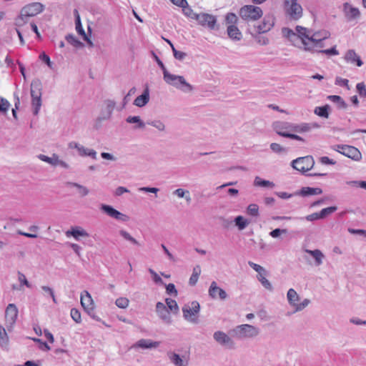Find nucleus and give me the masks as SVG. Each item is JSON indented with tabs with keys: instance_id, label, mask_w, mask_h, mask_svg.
<instances>
[{
	"instance_id": "1",
	"label": "nucleus",
	"mask_w": 366,
	"mask_h": 366,
	"mask_svg": "<svg viewBox=\"0 0 366 366\" xmlns=\"http://www.w3.org/2000/svg\"><path fill=\"white\" fill-rule=\"evenodd\" d=\"M44 5L39 2H33L25 5L16 19V25L22 26L28 21L29 17L35 16L44 10Z\"/></svg>"
},
{
	"instance_id": "2",
	"label": "nucleus",
	"mask_w": 366,
	"mask_h": 366,
	"mask_svg": "<svg viewBox=\"0 0 366 366\" xmlns=\"http://www.w3.org/2000/svg\"><path fill=\"white\" fill-rule=\"evenodd\" d=\"M232 335L237 339L254 338L259 334V329L249 324L237 325L231 331Z\"/></svg>"
},
{
	"instance_id": "3",
	"label": "nucleus",
	"mask_w": 366,
	"mask_h": 366,
	"mask_svg": "<svg viewBox=\"0 0 366 366\" xmlns=\"http://www.w3.org/2000/svg\"><path fill=\"white\" fill-rule=\"evenodd\" d=\"M283 6L285 15L290 21H297L302 17V7L297 3V0H285Z\"/></svg>"
},
{
	"instance_id": "4",
	"label": "nucleus",
	"mask_w": 366,
	"mask_h": 366,
	"mask_svg": "<svg viewBox=\"0 0 366 366\" xmlns=\"http://www.w3.org/2000/svg\"><path fill=\"white\" fill-rule=\"evenodd\" d=\"M165 82L184 92H189L193 90V86L186 81L183 76L175 75L169 72H164L163 76Z\"/></svg>"
},
{
	"instance_id": "5",
	"label": "nucleus",
	"mask_w": 366,
	"mask_h": 366,
	"mask_svg": "<svg viewBox=\"0 0 366 366\" xmlns=\"http://www.w3.org/2000/svg\"><path fill=\"white\" fill-rule=\"evenodd\" d=\"M41 84L40 81H33L31 84V97L33 114L37 115L41 107Z\"/></svg>"
},
{
	"instance_id": "6",
	"label": "nucleus",
	"mask_w": 366,
	"mask_h": 366,
	"mask_svg": "<svg viewBox=\"0 0 366 366\" xmlns=\"http://www.w3.org/2000/svg\"><path fill=\"white\" fill-rule=\"evenodd\" d=\"M262 14V9L254 5H245L239 11L240 17L247 21H256L260 19Z\"/></svg>"
},
{
	"instance_id": "7",
	"label": "nucleus",
	"mask_w": 366,
	"mask_h": 366,
	"mask_svg": "<svg viewBox=\"0 0 366 366\" xmlns=\"http://www.w3.org/2000/svg\"><path fill=\"white\" fill-rule=\"evenodd\" d=\"M199 310L200 305L199 302L193 301L190 304L184 305L182 307L183 317L186 320L197 324L198 322L197 315L199 314Z\"/></svg>"
},
{
	"instance_id": "8",
	"label": "nucleus",
	"mask_w": 366,
	"mask_h": 366,
	"mask_svg": "<svg viewBox=\"0 0 366 366\" xmlns=\"http://www.w3.org/2000/svg\"><path fill=\"white\" fill-rule=\"evenodd\" d=\"M314 164L315 161L312 156L298 157L292 162V167L302 174L310 171L314 167Z\"/></svg>"
},
{
	"instance_id": "9",
	"label": "nucleus",
	"mask_w": 366,
	"mask_h": 366,
	"mask_svg": "<svg viewBox=\"0 0 366 366\" xmlns=\"http://www.w3.org/2000/svg\"><path fill=\"white\" fill-rule=\"evenodd\" d=\"M287 298L289 304L295 308L294 312L304 310L310 302L308 299H305L302 302L298 303L300 297L297 292L290 288L287 293Z\"/></svg>"
},
{
	"instance_id": "10",
	"label": "nucleus",
	"mask_w": 366,
	"mask_h": 366,
	"mask_svg": "<svg viewBox=\"0 0 366 366\" xmlns=\"http://www.w3.org/2000/svg\"><path fill=\"white\" fill-rule=\"evenodd\" d=\"M248 264L250 267H252L254 271H256L258 274L257 275V278L259 282L262 284V285L267 290L272 291L273 287L271 282L266 278L267 275V272L266 269L253 262L249 261Z\"/></svg>"
},
{
	"instance_id": "11",
	"label": "nucleus",
	"mask_w": 366,
	"mask_h": 366,
	"mask_svg": "<svg viewBox=\"0 0 366 366\" xmlns=\"http://www.w3.org/2000/svg\"><path fill=\"white\" fill-rule=\"evenodd\" d=\"M297 39L301 40L302 46L298 45V48L305 50H312L309 39L310 37L312 31L302 26H297L295 27Z\"/></svg>"
},
{
	"instance_id": "12",
	"label": "nucleus",
	"mask_w": 366,
	"mask_h": 366,
	"mask_svg": "<svg viewBox=\"0 0 366 366\" xmlns=\"http://www.w3.org/2000/svg\"><path fill=\"white\" fill-rule=\"evenodd\" d=\"M19 310L16 305L10 303L5 310L6 325L9 331L13 329L18 317Z\"/></svg>"
},
{
	"instance_id": "13",
	"label": "nucleus",
	"mask_w": 366,
	"mask_h": 366,
	"mask_svg": "<svg viewBox=\"0 0 366 366\" xmlns=\"http://www.w3.org/2000/svg\"><path fill=\"white\" fill-rule=\"evenodd\" d=\"M196 21L199 25L209 30H214L216 28L217 17L214 15L200 13L196 16Z\"/></svg>"
},
{
	"instance_id": "14",
	"label": "nucleus",
	"mask_w": 366,
	"mask_h": 366,
	"mask_svg": "<svg viewBox=\"0 0 366 366\" xmlns=\"http://www.w3.org/2000/svg\"><path fill=\"white\" fill-rule=\"evenodd\" d=\"M104 107L102 109L100 115L97 119V121L99 122L111 119L116 107V102L112 99H106L104 101Z\"/></svg>"
},
{
	"instance_id": "15",
	"label": "nucleus",
	"mask_w": 366,
	"mask_h": 366,
	"mask_svg": "<svg viewBox=\"0 0 366 366\" xmlns=\"http://www.w3.org/2000/svg\"><path fill=\"white\" fill-rule=\"evenodd\" d=\"M100 209L109 217L117 220L125 222H127L129 219L127 215L120 212L119 211L114 209L112 206L109 204H101Z\"/></svg>"
},
{
	"instance_id": "16",
	"label": "nucleus",
	"mask_w": 366,
	"mask_h": 366,
	"mask_svg": "<svg viewBox=\"0 0 366 366\" xmlns=\"http://www.w3.org/2000/svg\"><path fill=\"white\" fill-rule=\"evenodd\" d=\"M274 25V17L273 16H265L262 22L258 26H254L253 30L255 33L264 34L270 31Z\"/></svg>"
},
{
	"instance_id": "17",
	"label": "nucleus",
	"mask_w": 366,
	"mask_h": 366,
	"mask_svg": "<svg viewBox=\"0 0 366 366\" xmlns=\"http://www.w3.org/2000/svg\"><path fill=\"white\" fill-rule=\"evenodd\" d=\"M214 340L221 345L226 346L229 349L234 348V342L225 332L217 331L213 335Z\"/></svg>"
},
{
	"instance_id": "18",
	"label": "nucleus",
	"mask_w": 366,
	"mask_h": 366,
	"mask_svg": "<svg viewBox=\"0 0 366 366\" xmlns=\"http://www.w3.org/2000/svg\"><path fill=\"white\" fill-rule=\"evenodd\" d=\"M156 312L159 317L166 324L169 325L172 323V317L167 306L158 302L156 305Z\"/></svg>"
},
{
	"instance_id": "19",
	"label": "nucleus",
	"mask_w": 366,
	"mask_h": 366,
	"mask_svg": "<svg viewBox=\"0 0 366 366\" xmlns=\"http://www.w3.org/2000/svg\"><path fill=\"white\" fill-rule=\"evenodd\" d=\"M80 300L84 310L89 315H91V312H93L94 309V302L90 294L87 291H84V293L81 294Z\"/></svg>"
},
{
	"instance_id": "20",
	"label": "nucleus",
	"mask_w": 366,
	"mask_h": 366,
	"mask_svg": "<svg viewBox=\"0 0 366 366\" xmlns=\"http://www.w3.org/2000/svg\"><path fill=\"white\" fill-rule=\"evenodd\" d=\"M341 154L355 161H360L362 158L361 152L353 146L345 145Z\"/></svg>"
},
{
	"instance_id": "21",
	"label": "nucleus",
	"mask_w": 366,
	"mask_h": 366,
	"mask_svg": "<svg viewBox=\"0 0 366 366\" xmlns=\"http://www.w3.org/2000/svg\"><path fill=\"white\" fill-rule=\"evenodd\" d=\"M160 345V342L152 341L150 339H141L135 342L132 348H142L144 350L157 348Z\"/></svg>"
},
{
	"instance_id": "22",
	"label": "nucleus",
	"mask_w": 366,
	"mask_h": 366,
	"mask_svg": "<svg viewBox=\"0 0 366 366\" xmlns=\"http://www.w3.org/2000/svg\"><path fill=\"white\" fill-rule=\"evenodd\" d=\"M209 295L213 299L217 298L218 295L219 298L222 300H225L227 297L226 292L223 289L217 287V283L214 281H213L210 285Z\"/></svg>"
},
{
	"instance_id": "23",
	"label": "nucleus",
	"mask_w": 366,
	"mask_h": 366,
	"mask_svg": "<svg viewBox=\"0 0 366 366\" xmlns=\"http://www.w3.org/2000/svg\"><path fill=\"white\" fill-rule=\"evenodd\" d=\"M66 236L73 237L76 241H79L81 237H88L89 234L81 227H73L66 232Z\"/></svg>"
},
{
	"instance_id": "24",
	"label": "nucleus",
	"mask_w": 366,
	"mask_h": 366,
	"mask_svg": "<svg viewBox=\"0 0 366 366\" xmlns=\"http://www.w3.org/2000/svg\"><path fill=\"white\" fill-rule=\"evenodd\" d=\"M343 11L346 18L349 20L357 19L360 14L359 9L352 6L349 3L344 4Z\"/></svg>"
},
{
	"instance_id": "25",
	"label": "nucleus",
	"mask_w": 366,
	"mask_h": 366,
	"mask_svg": "<svg viewBox=\"0 0 366 366\" xmlns=\"http://www.w3.org/2000/svg\"><path fill=\"white\" fill-rule=\"evenodd\" d=\"M167 355L169 360L174 366H188V360L181 357L179 354L169 351Z\"/></svg>"
},
{
	"instance_id": "26",
	"label": "nucleus",
	"mask_w": 366,
	"mask_h": 366,
	"mask_svg": "<svg viewBox=\"0 0 366 366\" xmlns=\"http://www.w3.org/2000/svg\"><path fill=\"white\" fill-rule=\"evenodd\" d=\"M345 59L347 63L355 64L359 67L363 65V61L353 49H350L347 51Z\"/></svg>"
},
{
	"instance_id": "27",
	"label": "nucleus",
	"mask_w": 366,
	"mask_h": 366,
	"mask_svg": "<svg viewBox=\"0 0 366 366\" xmlns=\"http://www.w3.org/2000/svg\"><path fill=\"white\" fill-rule=\"evenodd\" d=\"M322 193V189L320 187H304L299 192H297L295 195H300L302 197L312 196L321 194Z\"/></svg>"
},
{
	"instance_id": "28",
	"label": "nucleus",
	"mask_w": 366,
	"mask_h": 366,
	"mask_svg": "<svg viewBox=\"0 0 366 366\" xmlns=\"http://www.w3.org/2000/svg\"><path fill=\"white\" fill-rule=\"evenodd\" d=\"M149 91L148 88H146L144 90L143 93L134 99L133 104L136 107H143L149 102Z\"/></svg>"
},
{
	"instance_id": "29",
	"label": "nucleus",
	"mask_w": 366,
	"mask_h": 366,
	"mask_svg": "<svg viewBox=\"0 0 366 366\" xmlns=\"http://www.w3.org/2000/svg\"><path fill=\"white\" fill-rule=\"evenodd\" d=\"M305 252L310 254L315 259V266H320L323 262V259L325 258L324 254L320 249H305Z\"/></svg>"
},
{
	"instance_id": "30",
	"label": "nucleus",
	"mask_w": 366,
	"mask_h": 366,
	"mask_svg": "<svg viewBox=\"0 0 366 366\" xmlns=\"http://www.w3.org/2000/svg\"><path fill=\"white\" fill-rule=\"evenodd\" d=\"M227 32L230 39L234 41H239L242 38V34L236 25H229Z\"/></svg>"
},
{
	"instance_id": "31",
	"label": "nucleus",
	"mask_w": 366,
	"mask_h": 366,
	"mask_svg": "<svg viewBox=\"0 0 366 366\" xmlns=\"http://www.w3.org/2000/svg\"><path fill=\"white\" fill-rule=\"evenodd\" d=\"M292 124L289 122H277L274 124V129L276 133L280 135V133H291Z\"/></svg>"
},
{
	"instance_id": "32",
	"label": "nucleus",
	"mask_w": 366,
	"mask_h": 366,
	"mask_svg": "<svg viewBox=\"0 0 366 366\" xmlns=\"http://www.w3.org/2000/svg\"><path fill=\"white\" fill-rule=\"evenodd\" d=\"M330 36V33L327 31H320L314 33H311L309 39L310 43H314L316 41H323L325 39Z\"/></svg>"
},
{
	"instance_id": "33",
	"label": "nucleus",
	"mask_w": 366,
	"mask_h": 366,
	"mask_svg": "<svg viewBox=\"0 0 366 366\" xmlns=\"http://www.w3.org/2000/svg\"><path fill=\"white\" fill-rule=\"evenodd\" d=\"M312 128L310 123L292 124V131L295 133H305L310 132Z\"/></svg>"
},
{
	"instance_id": "34",
	"label": "nucleus",
	"mask_w": 366,
	"mask_h": 366,
	"mask_svg": "<svg viewBox=\"0 0 366 366\" xmlns=\"http://www.w3.org/2000/svg\"><path fill=\"white\" fill-rule=\"evenodd\" d=\"M282 34L284 37L287 38L290 41L292 42V45L295 46H298V45L295 43V41L297 40V34L296 32H295L292 29L287 27H283L282 29Z\"/></svg>"
},
{
	"instance_id": "35",
	"label": "nucleus",
	"mask_w": 366,
	"mask_h": 366,
	"mask_svg": "<svg viewBox=\"0 0 366 366\" xmlns=\"http://www.w3.org/2000/svg\"><path fill=\"white\" fill-rule=\"evenodd\" d=\"M126 122L129 124H135L134 129H143L145 127V123L141 119L139 116H129L126 119Z\"/></svg>"
},
{
	"instance_id": "36",
	"label": "nucleus",
	"mask_w": 366,
	"mask_h": 366,
	"mask_svg": "<svg viewBox=\"0 0 366 366\" xmlns=\"http://www.w3.org/2000/svg\"><path fill=\"white\" fill-rule=\"evenodd\" d=\"M247 31L259 44L267 45L269 44V40L267 37L261 36V34L255 33L252 29H248Z\"/></svg>"
},
{
	"instance_id": "37",
	"label": "nucleus",
	"mask_w": 366,
	"mask_h": 366,
	"mask_svg": "<svg viewBox=\"0 0 366 366\" xmlns=\"http://www.w3.org/2000/svg\"><path fill=\"white\" fill-rule=\"evenodd\" d=\"M66 185L68 187H73L76 188L79 191V195L82 197H86L89 193V189L80 184L76 183V182H68L66 183Z\"/></svg>"
},
{
	"instance_id": "38",
	"label": "nucleus",
	"mask_w": 366,
	"mask_h": 366,
	"mask_svg": "<svg viewBox=\"0 0 366 366\" xmlns=\"http://www.w3.org/2000/svg\"><path fill=\"white\" fill-rule=\"evenodd\" d=\"M78 153L81 157H90L93 159H97V152L92 149H88L81 145Z\"/></svg>"
},
{
	"instance_id": "39",
	"label": "nucleus",
	"mask_w": 366,
	"mask_h": 366,
	"mask_svg": "<svg viewBox=\"0 0 366 366\" xmlns=\"http://www.w3.org/2000/svg\"><path fill=\"white\" fill-rule=\"evenodd\" d=\"M234 222L239 230L244 229L249 224V221L241 215L237 216L234 219Z\"/></svg>"
},
{
	"instance_id": "40",
	"label": "nucleus",
	"mask_w": 366,
	"mask_h": 366,
	"mask_svg": "<svg viewBox=\"0 0 366 366\" xmlns=\"http://www.w3.org/2000/svg\"><path fill=\"white\" fill-rule=\"evenodd\" d=\"M74 16H75V24H76V32L79 35H81L82 37H84L86 35V34L85 33L84 29H83L81 22L80 16L76 9L74 10Z\"/></svg>"
},
{
	"instance_id": "41",
	"label": "nucleus",
	"mask_w": 366,
	"mask_h": 366,
	"mask_svg": "<svg viewBox=\"0 0 366 366\" xmlns=\"http://www.w3.org/2000/svg\"><path fill=\"white\" fill-rule=\"evenodd\" d=\"M327 99L331 102L336 103L337 104L338 108L340 109H346L347 107V104L344 101V99L338 95H330L327 97Z\"/></svg>"
},
{
	"instance_id": "42",
	"label": "nucleus",
	"mask_w": 366,
	"mask_h": 366,
	"mask_svg": "<svg viewBox=\"0 0 366 366\" xmlns=\"http://www.w3.org/2000/svg\"><path fill=\"white\" fill-rule=\"evenodd\" d=\"M119 233L121 235V237H122L125 240L130 242L132 244L138 247L141 246L140 243L135 238H134L127 231L124 229H121L119 230Z\"/></svg>"
},
{
	"instance_id": "43",
	"label": "nucleus",
	"mask_w": 366,
	"mask_h": 366,
	"mask_svg": "<svg viewBox=\"0 0 366 366\" xmlns=\"http://www.w3.org/2000/svg\"><path fill=\"white\" fill-rule=\"evenodd\" d=\"M201 274L200 266L197 265L193 268L192 274L189 278V283L190 285L194 286L198 281L199 276Z\"/></svg>"
},
{
	"instance_id": "44",
	"label": "nucleus",
	"mask_w": 366,
	"mask_h": 366,
	"mask_svg": "<svg viewBox=\"0 0 366 366\" xmlns=\"http://www.w3.org/2000/svg\"><path fill=\"white\" fill-rule=\"evenodd\" d=\"M329 109H330V106L326 104L322 107H315L314 112L315 114L318 115L319 117H324V118H328Z\"/></svg>"
},
{
	"instance_id": "45",
	"label": "nucleus",
	"mask_w": 366,
	"mask_h": 366,
	"mask_svg": "<svg viewBox=\"0 0 366 366\" xmlns=\"http://www.w3.org/2000/svg\"><path fill=\"white\" fill-rule=\"evenodd\" d=\"M254 185L261 187H274V184L269 180L261 179L259 177H256L254 181Z\"/></svg>"
},
{
	"instance_id": "46",
	"label": "nucleus",
	"mask_w": 366,
	"mask_h": 366,
	"mask_svg": "<svg viewBox=\"0 0 366 366\" xmlns=\"http://www.w3.org/2000/svg\"><path fill=\"white\" fill-rule=\"evenodd\" d=\"M66 40L69 44L74 46L76 48H81L84 46V44L80 41L74 34H67L65 37Z\"/></svg>"
},
{
	"instance_id": "47",
	"label": "nucleus",
	"mask_w": 366,
	"mask_h": 366,
	"mask_svg": "<svg viewBox=\"0 0 366 366\" xmlns=\"http://www.w3.org/2000/svg\"><path fill=\"white\" fill-rule=\"evenodd\" d=\"M9 343V337L5 328L0 325V345L1 347H6Z\"/></svg>"
},
{
	"instance_id": "48",
	"label": "nucleus",
	"mask_w": 366,
	"mask_h": 366,
	"mask_svg": "<svg viewBox=\"0 0 366 366\" xmlns=\"http://www.w3.org/2000/svg\"><path fill=\"white\" fill-rule=\"evenodd\" d=\"M58 155L54 154L51 157L46 156L44 154H39L38 158L43 162L50 164L51 165L56 166V162L58 159Z\"/></svg>"
},
{
	"instance_id": "49",
	"label": "nucleus",
	"mask_w": 366,
	"mask_h": 366,
	"mask_svg": "<svg viewBox=\"0 0 366 366\" xmlns=\"http://www.w3.org/2000/svg\"><path fill=\"white\" fill-rule=\"evenodd\" d=\"M247 213L252 217H258L259 215L258 205L256 204H249L247 207Z\"/></svg>"
},
{
	"instance_id": "50",
	"label": "nucleus",
	"mask_w": 366,
	"mask_h": 366,
	"mask_svg": "<svg viewBox=\"0 0 366 366\" xmlns=\"http://www.w3.org/2000/svg\"><path fill=\"white\" fill-rule=\"evenodd\" d=\"M225 22L227 24L236 25L238 22V17L234 13H227L225 16Z\"/></svg>"
},
{
	"instance_id": "51",
	"label": "nucleus",
	"mask_w": 366,
	"mask_h": 366,
	"mask_svg": "<svg viewBox=\"0 0 366 366\" xmlns=\"http://www.w3.org/2000/svg\"><path fill=\"white\" fill-rule=\"evenodd\" d=\"M337 209V207L336 206H332L329 207H326L322 209L319 213L321 219H325L328 215L332 214L333 212H336Z\"/></svg>"
},
{
	"instance_id": "52",
	"label": "nucleus",
	"mask_w": 366,
	"mask_h": 366,
	"mask_svg": "<svg viewBox=\"0 0 366 366\" xmlns=\"http://www.w3.org/2000/svg\"><path fill=\"white\" fill-rule=\"evenodd\" d=\"M167 307L172 312H177L179 310V307L177 302L171 298H167L165 300Z\"/></svg>"
},
{
	"instance_id": "53",
	"label": "nucleus",
	"mask_w": 366,
	"mask_h": 366,
	"mask_svg": "<svg viewBox=\"0 0 366 366\" xmlns=\"http://www.w3.org/2000/svg\"><path fill=\"white\" fill-rule=\"evenodd\" d=\"M182 8L183 13L186 16L196 20V16H198L199 14L194 12L190 6H189L188 4L185 5L184 7H182Z\"/></svg>"
},
{
	"instance_id": "54",
	"label": "nucleus",
	"mask_w": 366,
	"mask_h": 366,
	"mask_svg": "<svg viewBox=\"0 0 366 366\" xmlns=\"http://www.w3.org/2000/svg\"><path fill=\"white\" fill-rule=\"evenodd\" d=\"M295 219H299V220L305 219L307 221L313 222V221L320 219L321 218H320L319 212H315V213H312V214H309L305 217H296Z\"/></svg>"
},
{
	"instance_id": "55",
	"label": "nucleus",
	"mask_w": 366,
	"mask_h": 366,
	"mask_svg": "<svg viewBox=\"0 0 366 366\" xmlns=\"http://www.w3.org/2000/svg\"><path fill=\"white\" fill-rule=\"evenodd\" d=\"M271 150L276 154L287 153V150L286 148L282 147L277 143H272L270 144Z\"/></svg>"
},
{
	"instance_id": "56",
	"label": "nucleus",
	"mask_w": 366,
	"mask_h": 366,
	"mask_svg": "<svg viewBox=\"0 0 366 366\" xmlns=\"http://www.w3.org/2000/svg\"><path fill=\"white\" fill-rule=\"evenodd\" d=\"M129 300L127 297H119L115 301V305L121 309H125L129 305Z\"/></svg>"
},
{
	"instance_id": "57",
	"label": "nucleus",
	"mask_w": 366,
	"mask_h": 366,
	"mask_svg": "<svg viewBox=\"0 0 366 366\" xmlns=\"http://www.w3.org/2000/svg\"><path fill=\"white\" fill-rule=\"evenodd\" d=\"M32 340L35 342L39 343V350L42 351H49L51 350V347L49 345L44 341H43L41 339L34 337L32 338Z\"/></svg>"
},
{
	"instance_id": "58",
	"label": "nucleus",
	"mask_w": 366,
	"mask_h": 366,
	"mask_svg": "<svg viewBox=\"0 0 366 366\" xmlns=\"http://www.w3.org/2000/svg\"><path fill=\"white\" fill-rule=\"evenodd\" d=\"M147 124L149 125H151V126L155 127L156 129H157L159 131H161V132H162L165 129L164 124L160 120L149 121V122H147Z\"/></svg>"
},
{
	"instance_id": "59",
	"label": "nucleus",
	"mask_w": 366,
	"mask_h": 366,
	"mask_svg": "<svg viewBox=\"0 0 366 366\" xmlns=\"http://www.w3.org/2000/svg\"><path fill=\"white\" fill-rule=\"evenodd\" d=\"M70 315L75 322L80 323L81 322V313L79 310L72 308L70 312Z\"/></svg>"
},
{
	"instance_id": "60",
	"label": "nucleus",
	"mask_w": 366,
	"mask_h": 366,
	"mask_svg": "<svg viewBox=\"0 0 366 366\" xmlns=\"http://www.w3.org/2000/svg\"><path fill=\"white\" fill-rule=\"evenodd\" d=\"M356 89L360 97H366V86L364 82L357 83Z\"/></svg>"
},
{
	"instance_id": "61",
	"label": "nucleus",
	"mask_w": 366,
	"mask_h": 366,
	"mask_svg": "<svg viewBox=\"0 0 366 366\" xmlns=\"http://www.w3.org/2000/svg\"><path fill=\"white\" fill-rule=\"evenodd\" d=\"M10 107L9 101L3 97H0V112L6 113Z\"/></svg>"
},
{
	"instance_id": "62",
	"label": "nucleus",
	"mask_w": 366,
	"mask_h": 366,
	"mask_svg": "<svg viewBox=\"0 0 366 366\" xmlns=\"http://www.w3.org/2000/svg\"><path fill=\"white\" fill-rule=\"evenodd\" d=\"M41 290L45 292L46 294H48L51 298L52 301L54 304H57V300L54 295V292L52 288L48 287V286H41Z\"/></svg>"
},
{
	"instance_id": "63",
	"label": "nucleus",
	"mask_w": 366,
	"mask_h": 366,
	"mask_svg": "<svg viewBox=\"0 0 366 366\" xmlns=\"http://www.w3.org/2000/svg\"><path fill=\"white\" fill-rule=\"evenodd\" d=\"M287 232V229H286L277 228V229L272 230L269 232V236H271L272 238H277L282 234H286Z\"/></svg>"
},
{
	"instance_id": "64",
	"label": "nucleus",
	"mask_w": 366,
	"mask_h": 366,
	"mask_svg": "<svg viewBox=\"0 0 366 366\" xmlns=\"http://www.w3.org/2000/svg\"><path fill=\"white\" fill-rule=\"evenodd\" d=\"M335 84L340 86L346 87L347 89H350L349 81L347 79H343L340 76H337L335 79Z\"/></svg>"
}]
</instances>
